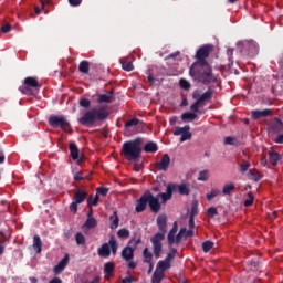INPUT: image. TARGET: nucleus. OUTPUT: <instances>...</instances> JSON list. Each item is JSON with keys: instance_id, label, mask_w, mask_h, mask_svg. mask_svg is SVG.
Instances as JSON below:
<instances>
[{"instance_id": "35", "label": "nucleus", "mask_w": 283, "mask_h": 283, "mask_svg": "<svg viewBox=\"0 0 283 283\" xmlns=\"http://www.w3.org/2000/svg\"><path fill=\"white\" fill-rule=\"evenodd\" d=\"M233 189H235L234 184L224 185L223 188H222L223 196H231V191H233Z\"/></svg>"}, {"instance_id": "58", "label": "nucleus", "mask_w": 283, "mask_h": 283, "mask_svg": "<svg viewBox=\"0 0 283 283\" xmlns=\"http://www.w3.org/2000/svg\"><path fill=\"white\" fill-rule=\"evenodd\" d=\"M189 229H196V217H189Z\"/></svg>"}, {"instance_id": "11", "label": "nucleus", "mask_w": 283, "mask_h": 283, "mask_svg": "<svg viewBox=\"0 0 283 283\" xmlns=\"http://www.w3.org/2000/svg\"><path fill=\"white\" fill-rule=\"evenodd\" d=\"M211 52H213V44H205L200 46L196 53L197 61L195 62V64H199V65L209 64V62H207V59H209V55L211 54Z\"/></svg>"}, {"instance_id": "40", "label": "nucleus", "mask_w": 283, "mask_h": 283, "mask_svg": "<svg viewBox=\"0 0 283 283\" xmlns=\"http://www.w3.org/2000/svg\"><path fill=\"white\" fill-rule=\"evenodd\" d=\"M213 249V241H205L202 243V251L203 253H209Z\"/></svg>"}, {"instance_id": "22", "label": "nucleus", "mask_w": 283, "mask_h": 283, "mask_svg": "<svg viewBox=\"0 0 283 283\" xmlns=\"http://www.w3.org/2000/svg\"><path fill=\"white\" fill-rule=\"evenodd\" d=\"M145 151L146 154H156L158 151V144L155 142H148L144 148H142V151Z\"/></svg>"}, {"instance_id": "20", "label": "nucleus", "mask_w": 283, "mask_h": 283, "mask_svg": "<svg viewBox=\"0 0 283 283\" xmlns=\"http://www.w3.org/2000/svg\"><path fill=\"white\" fill-rule=\"evenodd\" d=\"M271 129L274 134H280L283 132V122L280 118H275L271 124Z\"/></svg>"}, {"instance_id": "19", "label": "nucleus", "mask_w": 283, "mask_h": 283, "mask_svg": "<svg viewBox=\"0 0 283 283\" xmlns=\"http://www.w3.org/2000/svg\"><path fill=\"white\" fill-rule=\"evenodd\" d=\"M213 88H208L201 96L197 98L198 103L202 105V103H207V101H211L213 98Z\"/></svg>"}, {"instance_id": "38", "label": "nucleus", "mask_w": 283, "mask_h": 283, "mask_svg": "<svg viewBox=\"0 0 283 283\" xmlns=\"http://www.w3.org/2000/svg\"><path fill=\"white\" fill-rule=\"evenodd\" d=\"M75 241L80 247H85V235H83V233L77 232L75 235Z\"/></svg>"}, {"instance_id": "57", "label": "nucleus", "mask_w": 283, "mask_h": 283, "mask_svg": "<svg viewBox=\"0 0 283 283\" xmlns=\"http://www.w3.org/2000/svg\"><path fill=\"white\" fill-rule=\"evenodd\" d=\"M10 30H12V25H10V24H4L1 27V32L3 34H8V32H10Z\"/></svg>"}, {"instance_id": "36", "label": "nucleus", "mask_w": 283, "mask_h": 283, "mask_svg": "<svg viewBox=\"0 0 283 283\" xmlns=\"http://www.w3.org/2000/svg\"><path fill=\"white\" fill-rule=\"evenodd\" d=\"M117 237L122 240H127L129 238V230L127 228H122L117 231Z\"/></svg>"}, {"instance_id": "48", "label": "nucleus", "mask_w": 283, "mask_h": 283, "mask_svg": "<svg viewBox=\"0 0 283 283\" xmlns=\"http://www.w3.org/2000/svg\"><path fill=\"white\" fill-rule=\"evenodd\" d=\"M254 200L255 197L253 196V192H248V199L244 201V207H251Z\"/></svg>"}, {"instance_id": "33", "label": "nucleus", "mask_w": 283, "mask_h": 283, "mask_svg": "<svg viewBox=\"0 0 283 283\" xmlns=\"http://www.w3.org/2000/svg\"><path fill=\"white\" fill-rule=\"evenodd\" d=\"M191 127L186 125L184 127H176L174 130V136H182L186 132H189Z\"/></svg>"}, {"instance_id": "49", "label": "nucleus", "mask_w": 283, "mask_h": 283, "mask_svg": "<svg viewBox=\"0 0 283 283\" xmlns=\"http://www.w3.org/2000/svg\"><path fill=\"white\" fill-rule=\"evenodd\" d=\"M91 105H92V101H90L87 98L80 99V107H84V109H88V107H91Z\"/></svg>"}, {"instance_id": "28", "label": "nucleus", "mask_w": 283, "mask_h": 283, "mask_svg": "<svg viewBox=\"0 0 283 283\" xmlns=\"http://www.w3.org/2000/svg\"><path fill=\"white\" fill-rule=\"evenodd\" d=\"M177 187H178V193L180 196H189V193H190L189 184L182 182V184L178 185Z\"/></svg>"}, {"instance_id": "17", "label": "nucleus", "mask_w": 283, "mask_h": 283, "mask_svg": "<svg viewBox=\"0 0 283 283\" xmlns=\"http://www.w3.org/2000/svg\"><path fill=\"white\" fill-rule=\"evenodd\" d=\"M116 269V264L114 262H107L104 264V277L105 280H109V277H114V270Z\"/></svg>"}, {"instance_id": "7", "label": "nucleus", "mask_w": 283, "mask_h": 283, "mask_svg": "<svg viewBox=\"0 0 283 283\" xmlns=\"http://www.w3.org/2000/svg\"><path fill=\"white\" fill-rule=\"evenodd\" d=\"M142 242L143 239L140 238V235L135 233L134 237H132V239L128 241L127 247L122 250V258L126 260V262L134 260V252L136 251V249H138V244H140Z\"/></svg>"}, {"instance_id": "44", "label": "nucleus", "mask_w": 283, "mask_h": 283, "mask_svg": "<svg viewBox=\"0 0 283 283\" xmlns=\"http://www.w3.org/2000/svg\"><path fill=\"white\" fill-rule=\"evenodd\" d=\"M122 70H124V72H132L134 70V64L132 62L124 61L122 62Z\"/></svg>"}, {"instance_id": "4", "label": "nucleus", "mask_w": 283, "mask_h": 283, "mask_svg": "<svg viewBox=\"0 0 283 283\" xmlns=\"http://www.w3.org/2000/svg\"><path fill=\"white\" fill-rule=\"evenodd\" d=\"M157 226L160 232L151 237L150 242L153 244L154 255L158 259L160 258V253H163V240H165V234L167 233V216H159L157 218Z\"/></svg>"}, {"instance_id": "41", "label": "nucleus", "mask_w": 283, "mask_h": 283, "mask_svg": "<svg viewBox=\"0 0 283 283\" xmlns=\"http://www.w3.org/2000/svg\"><path fill=\"white\" fill-rule=\"evenodd\" d=\"M198 180L200 182H207V180H209V170H202L199 172V177Z\"/></svg>"}, {"instance_id": "24", "label": "nucleus", "mask_w": 283, "mask_h": 283, "mask_svg": "<svg viewBox=\"0 0 283 283\" xmlns=\"http://www.w3.org/2000/svg\"><path fill=\"white\" fill-rule=\"evenodd\" d=\"M269 158H270V163L271 165H273V167H275V165H277V163H280V158H282V156L276 153L275 150H271L269 151Z\"/></svg>"}, {"instance_id": "39", "label": "nucleus", "mask_w": 283, "mask_h": 283, "mask_svg": "<svg viewBox=\"0 0 283 283\" xmlns=\"http://www.w3.org/2000/svg\"><path fill=\"white\" fill-rule=\"evenodd\" d=\"M176 253H178V250H176L175 248H170L165 260L171 263V261L176 258Z\"/></svg>"}, {"instance_id": "31", "label": "nucleus", "mask_w": 283, "mask_h": 283, "mask_svg": "<svg viewBox=\"0 0 283 283\" xmlns=\"http://www.w3.org/2000/svg\"><path fill=\"white\" fill-rule=\"evenodd\" d=\"M97 103L103 105V103H112V94H101L97 97Z\"/></svg>"}, {"instance_id": "47", "label": "nucleus", "mask_w": 283, "mask_h": 283, "mask_svg": "<svg viewBox=\"0 0 283 283\" xmlns=\"http://www.w3.org/2000/svg\"><path fill=\"white\" fill-rule=\"evenodd\" d=\"M196 216H198V201L192 202L190 211V218H196Z\"/></svg>"}, {"instance_id": "37", "label": "nucleus", "mask_w": 283, "mask_h": 283, "mask_svg": "<svg viewBox=\"0 0 283 283\" xmlns=\"http://www.w3.org/2000/svg\"><path fill=\"white\" fill-rule=\"evenodd\" d=\"M220 193H221L220 190L214 188L210 191V193L206 195V198L208 201H210V200H213V198H218V196H220Z\"/></svg>"}, {"instance_id": "45", "label": "nucleus", "mask_w": 283, "mask_h": 283, "mask_svg": "<svg viewBox=\"0 0 283 283\" xmlns=\"http://www.w3.org/2000/svg\"><path fill=\"white\" fill-rule=\"evenodd\" d=\"M196 118H197L196 113L187 112L181 115V119L184 120H196Z\"/></svg>"}, {"instance_id": "42", "label": "nucleus", "mask_w": 283, "mask_h": 283, "mask_svg": "<svg viewBox=\"0 0 283 283\" xmlns=\"http://www.w3.org/2000/svg\"><path fill=\"white\" fill-rule=\"evenodd\" d=\"M98 195H95V198H92V196H90L87 200V207H90V209H92V207H96V205H98Z\"/></svg>"}, {"instance_id": "18", "label": "nucleus", "mask_w": 283, "mask_h": 283, "mask_svg": "<svg viewBox=\"0 0 283 283\" xmlns=\"http://www.w3.org/2000/svg\"><path fill=\"white\" fill-rule=\"evenodd\" d=\"M176 233H178V222L175 221L167 237L169 247L176 244Z\"/></svg>"}, {"instance_id": "55", "label": "nucleus", "mask_w": 283, "mask_h": 283, "mask_svg": "<svg viewBox=\"0 0 283 283\" xmlns=\"http://www.w3.org/2000/svg\"><path fill=\"white\" fill-rule=\"evenodd\" d=\"M69 3L72 8H78L83 3V0H69Z\"/></svg>"}, {"instance_id": "64", "label": "nucleus", "mask_w": 283, "mask_h": 283, "mask_svg": "<svg viewBox=\"0 0 283 283\" xmlns=\"http://www.w3.org/2000/svg\"><path fill=\"white\" fill-rule=\"evenodd\" d=\"M49 283H63V281L60 277H53Z\"/></svg>"}, {"instance_id": "30", "label": "nucleus", "mask_w": 283, "mask_h": 283, "mask_svg": "<svg viewBox=\"0 0 283 283\" xmlns=\"http://www.w3.org/2000/svg\"><path fill=\"white\" fill-rule=\"evenodd\" d=\"M249 177L251 178V180H254V182H260V180H262V176L260 175V171H258V169L249 170Z\"/></svg>"}, {"instance_id": "21", "label": "nucleus", "mask_w": 283, "mask_h": 283, "mask_svg": "<svg viewBox=\"0 0 283 283\" xmlns=\"http://www.w3.org/2000/svg\"><path fill=\"white\" fill-rule=\"evenodd\" d=\"M171 269V263L169 261L161 260L157 263L156 271L159 273H165V271H169Z\"/></svg>"}, {"instance_id": "34", "label": "nucleus", "mask_w": 283, "mask_h": 283, "mask_svg": "<svg viewBox=\"0 0 283 283\" xmlns=\"http://www.w3.org/2000/svg\"><path fill=\"white\" fill-rule=\"evenodd\" d=\"M224 145H232L233 147H238L240 142H238V138L233 136H228L224 138Z\"/></svg>"}, {"instance_id": "54", "label": "nucleus", "mask_w": 283, "mask_h": 283, "mask_svg": "<svg viewBox=\"0 0 283 283\" xmlns=\"http://www.w3.org/2000/svg\"><path fill=\"white\" fill-rule=\"evenodd\" d=\"M200 102H198V99L190 106L191 112H193V114H196L198 112V109H200Z\"/></svg>"}, {"instance_id": "53", "label": "nucleus", "mask_w": 283, "mask_h": 283, "mask_svg": "<svg viewBox=\"0 0 283 283\" xmlns=\"http://www.w3.org/2000/svg\"><path fill=\"white\" fill-rule=\"evenodd\" d=\"M208 216L209 218H216V216H218V209H216V207H210L208 209Z\"/></svg>"}, {"instance_id": "25", "label": "nucleus", "mask_w": 283, "mask_h": 283, "mask_svg": "<svg viewBox=\"0 0 283 283\" xmlns=\"http://www.w3.org/2000/svg\"><path fill=\"white\" fill-rule=\"evenodd\" d=\"M69 149H70L71 157L74 160H78V146H76V143L72 142L69 145Z\"/></svg>"}, {"instance_id": "56", "label": "nucleus", "mask_w": 283, "mask_h": 283, "mask_svg": "<svg viewBox=\"0 0 283 283\" xmlns=\"http://www.w3.org/2000/svg\"><path fill=\"white\" fill-rule=\"evenodd\" d=\"M73 178H74V180L76 182H78L81 180H85V177H83V172L82 171L76 172Z\"/></svg>"}, {"instance_id": "59", "label": "nucleus", "mask_w": 283, "mask_h": 283, "mask_svg": "<svg viewBox=\"0 0 283 283\" xmlns=\"http://www.w3.org/2000/svg\"><path fill=\"white\" fill-rule=\"evenodd\" d=\"M143 256L144 258H154V254H151V252H149V248H145L143 251Z\"/></svg>"}, {"instance_id": "32", "label": "nucleus", "mask_w": 283, "mask_h": 283, "mask_svg": "<svg viewBox=\"0 0 283 283\" xmlns=\"http://www.w3.org/2000/svg\"><path fill=\"white\" fill-rule=\"evenodd\" d=\"M98 222L96 221L95 218H87L83 227L86 229H95L97 227Z\"/></svg>"}, {"instance_id": "10", "label": "nucleus", "mask_w": 283, "mask_h": 283, "mask_svg": "<svg viewBox=\"0 0 283 283\" xmlns=\"http://www.w3.org/2000/svg\"><path fill=\"white\" fill-rule=\"evenodd\" d=\"M124 129L128 134H143L145 130V122L134 117L125 123Z\"/></svg>"}, {"instance_id": "8", "label": "nucleus", "mask_w": 283, "mask_h": 283, "mask_svg": "<svg viewBox=\"0 0 283 283\" xmlns=\"http://www.w3.org/2000/svg\"><path fill=\"white\" fill-rule=\"evenodd\" d=\"M49 125L53 127V129H59L60 127L63 132L72 133V126L64 115H51L49 117Z\"/></svg>"}, {"instance_id": "27", "label": "nucleus", "mask_w": 283, "mask_h": 283, "mask_svg": "<svg viewBox=\"0 0 283 283\" xmlns=\"http://www.w3.org/2000/svg\"><path fill=\"white\" fill-rule=\"evenodd\" d=\"M78 72H81V74H90V62L87 60L80 62Z\"/></svg>"}, {"instance_id": "12", "label": "nucleus", "mask_w": 283, "mask_h": 283, "mask_svg": "<svg viewBox=\"0 0 283 283\" xmlns=\"http://www.w3.org/2000/svg\"><path fill=\"white\" fill-rule=\"evenodd\" d=\"M85 198H87V190L77 189L73 195V201L70 205V211L76 213V211H78V205H83V202H85Z\"/></svg>"}, {"instance_id": "5", "label": "nucleus", "mask_w": 283, "mask_h": 283, "mask_svg": "<svg viewBox=\"0 0 283 283\" xmlns=\"http://www.w3.org/2000/svg\"><path fill=\"white\" fill-rule=\"evenodd\" d=\"M109 113L105 108H91L78 118L80 125L84 127H93L96 123L106 120Z\"/></svg>"}, {"instance_id": "16", "label": "nucleus", "mask_w": 283, "mask_h": 283, "mask_svg": "<svg viewBox=\"0 0 283 283\" xmlns=\"http://www.w3.org/2000/svg\"><path fill=\"white\" fill-rule=\"evenodd\" d=\"M67 264H70V254H65L64 258L57 263V265L54 266L55 275H59V273H63Z\"/></svg>"}, {"instance_id": "63", "label": "nucleus", "mask_w": 283, "mask_h": 283, "mask_svg": "<svg viewBox=\"0 0 283 283\" xmlns=\"http://www.w3.org/2000/svg\"><path fill=\"white\" fill-rule=\"evenodd\" d=\"M176 56H180V52H175V53H171V54H169L168 56H166V60H168V59H176Z\"/></svg>"}, {"instance_id": "1", "label": "nucleus", "mask_w": 283, "mask_h": 283, "mask_svg": "<svg viewBox=\"0 0 283 283\" xmlns=\"http://www.w3.org/2000/svg\"><path fill=\"white\" fill-rule=\"evenodd\" d=\"M189 74L196 83H201L202 85L218 83V75L213 74L211 64H192Z\"/></svg>"}, {"instance_id": "3", "label": "nucleus", "mask_w": 283, "mask_h": 283, "mask_svg": "<svg viewBox=\"0 0 283 283\" xmlns=\"http://www.w3.org/2000/svg\"><path fill=\"white\" fill-rule=\"evenodd\" d=\"M124 158L129 163H136L143 154V138L137 137L133 140L125 142L122 147Z\"/></svg>"}, {"instance_id": "29", "label": "nucleus", "mask_w": 283, "mask_h": 283, "mask_svg": "<svg viewBox=\"0 0 283 283\" xmlns=\"http://www.w3.org/2000/svg\"><path fill=\"white\" fill-rule=\"evenodd\" d=\"M111 224H109V228L111 229H118V224L120 222V219L118 218V212L114 211L113 212V216H111Z\"/></svg>"}, {"instance_id": "13", "label": "nucleus", "mask_w": 283, "mask_h": 283, "mask_svg": "<svg viewBox=\"0 0 283 283\" xmlns=\"http://www.w3.org/2000/svg\"><path fill=\"white\" fill-rule=\"evenodd\" d=\"M176 189V184H168L166 187V192L158 193L155 198L160 200L165 205V202H168V200H171L174 197V190Z\"/></svg>"}, {"instance_id": "46", "label": "nucleus", "mask_w": 283, "mask_h": 283, "mask_svg": "<svg viewBox=\"0 0 283 283\" xmlns=\"http://www.w3.org/2000/svg\"><path fill=\"white\" fill-rule=\"evenodd\" d=\"M179 85L181 87V90H191V83H189V81L185 80V78H181L179 81Z\"/></svg>"}, {"instance_id": "6", "label": "nucleus", "mask_w": 283, "mask_h": 283, "mask_svg": "<svg viewBox=\"0 0 283 283\" xmlns=\"http://www.w3.org/2000/svg\"><path fill=\"white\" fill-rule=\"evenodd\" d=\"M112 253L113 255L118 253V241L115 235H111L108 243H104L97 249V255H99V258L107 259Z\"/></svg>"}, {"instance_id": "62", "label": "nucleus", "mask_w": 283, "mask_h": 283, "mask_svg": "<svg viewBox=\"0 0 283 283\" xmlns=\"http://www.w3.org/2000/svg\"><path fill=\"white\" fill-rule=\"evenodd\" d=\"M182 241V234H180L179 232H178V234L175 237V244H178L179 242H181Z\"/></svg>"}, {"instance_id": "9", "label": "nucleus", "mask_w": 283, "mask_h": 283, "mask_svg": "<svg viewBox=\"0 0 283 283\" xmlns=\"http://www.w3.org/2000/svg\"><path fill=\"white\" fill-rule=\"evenodd\" d=\"M41 86L39 85V81L34 77H27L24 80V86H20L19 90L22 94H25L27 96H34L39 94V88Z\"/></svg>"}, {"instance_id": "2", "label": "nucleus", "mask_w": 283, "mask_h": 283, "mask_svg": "<svg viewBox=\"0 0 283 283\" xmlns=\"http://www.w3.org/2000/svg\"><path fill=\"white\" fill-rule=\"evenodd\" d=\"M147 205L151 213H160L163 205L158 201V197L154 196L151 191L147 190L143 196L136 201L135 211L136 213H143L147 209Z\"/></svg>"}, {"instance_id": "14", "label": "nucleus", "mask_w": 283, "mask_h": 283, "mask_svg": "<svg viewBox=\"0 0 283 283\" xmlns=\"http://www.w3.org/2000/svg\"><path fill=\"white\" fill-rule=\"evenodd\" d=\"M271 116H273V109L271 108H264L262 111L254 109L251 112L252 120H260V118H271Z\"/></svg>"}, {"instance_id": "51", "label": "nucleus", "mask_w": 283, "mask_h": 283, "mask_svg": "<svg viewBox=\"0 0 283 283\" xmlns=\"http://www.w3.org/2000/svg\"><path fill=\"white\" fill-rule=\"evenodd\" d=\"M187 140H191V133L189 130H186L180 137V143H185Z\"/></svg>"}, {"instance_id": "50", "label": "nucleus", "mask_w": 283, "mask_h": 283, "mask_svg": "<svg viewBox=\"0 0 283 283\" xmlns=\"http://www.w3.org/2000/svg\"><path fill=\"white\" fill-rule=\"evenodd\" d=\"M251 54H258L259 46L255 42L248 43Z\"/></svg>"}, {"instance_id": "43", "label": "nucleus", "mask_w": 283, "mask_h": 283, "mask_svg": "<svg viewBox=\"0 0 283 283\" xmlns=\"http://www.w3.org/2000/svg\"><path fill=\"white\" fill-rule=\"evenodd\" d=\"M249 167H251V163L243 160V163L239 166V171L241 174H247V171H249Z\"/></svg>"}, {"instance_id": "52", "label": "nucleus", "mask_w": 283, "mask_h": 283, "mask_svg": "<svg viewBox=\"0 0 283 283\" xmlns=\"http://www.w3.org/2000/svg\"><path fill=\"white\" fill-rule=\"evenodd\" d=\"M96 191L97 193H99V196H103L105 198V196L109 193V188L99 187L96 189Z\"/></svg>"}, {"instance_id": "26", "label": "nucleus", "mask_w": 283, "mask_h": 283, "mask_svg": "<svg viewBox=\"0 0 283 283\" xmlns=\"http://www.w3.org/2000/svg\"><path fill=\"white\" fill-rule=\"evenodd\" d=\"M165 280V273L155 270L151 276V283H160Z\"/></svg>"}, {"instance_id": "23", "label": "nucleus", "mask_w": 283, "mask_h": 283, "mask_svg": "<svg viewBox=\"0 0 283 283\" xmlns=\"http://www.w3.org/2000/svg\"><path fill=\"white\" fill-rule=\"evenodd\" d=\"M43 242L41 241V237L34 235L33 237V249L36 253H41L43 251Z\"/></svg>"}, {"instance_id": "61", "label": "nucleus", "mask_w": 283, "mask_h": 283, "mask_svg": "<svg viewBox=\"0 0 283 283\" xmlns=\"http://www.w3.org/2000/svg\"><path fill=\"white\" fill-rule=\"evenodd\" d=\"M274 143L279 145H283V134L279 135L275 139Z\"/></svg>"}, {"instance_id": "60", "label": "nucleus", "mask_w": 283, "mask_h": 283, "mask_svg": "<svg viewBox=\"0 0 283 283\" xmlns=\"http://www.w3.org/2000/svg\"><path fill=\"white\" fill-rule=\"evenodd\" d=\"M132 282H136V279L134 276L125 277L122 281V283H132Z\"/></svg>"}, {"instance_id": "15", "label": "nucleus", "mask_w": 283, "mask_h": 283, "mask_svg": "<svg viewBox=\"0 0 283 283\" xmlns=\"http://www.w3.org/2000/svg\"><path fill=\"white\" fill-rule=\"evenodd\" d=\"M169 165H171V157H169V154H164L161 159L156 164V169L158 171H167Z\"/></svg>"}]
</instances>
